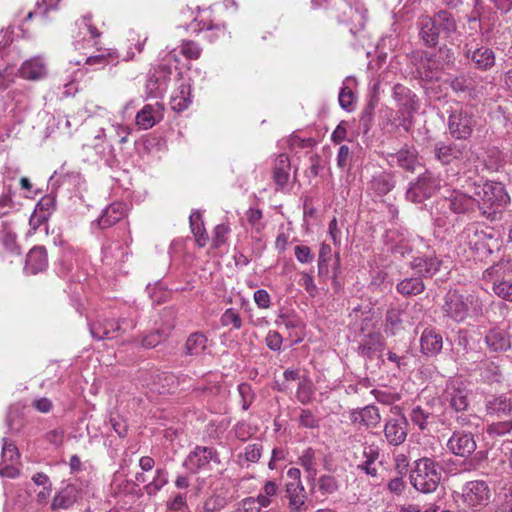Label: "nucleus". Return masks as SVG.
Listing matches in <instances>:
<instances>
[{
    "mask_svg": "<svg viewBox=\"0 0 512 512\" xmlns=\"http://www.w3.org/2000/svg\"><path fill=\"white\" fill-rule=\"evenodd\" d=\"M471 390L466 381L454 378L447 382L442 393V401L446 405L442 423L452 429L456 427H469L476 416L471 412L469 396Z\"/></svg>",
    "mask_w": 512,
    "mask_h": 512,
    "instance_id": "1",
    "label": "nucleus"
},
{
    "mask_svg": "<svg viewBox=\"0 0 512 512\" xmlns=\"http://www.w3.org/2000/svg\"><path fill=\"white\" fill-rule=\"evenodd\" d=\"M475 194L479 197L478 207L482 216L490 221L500 219L503 208L510 200L504 185L495 181L479 186Z\"/></svg>",
    "mask_w": 512,
    "mask_h": 512,
    "instance_id": "2",
    "label": "nucleus"
},
{
    "mask_svg": "<svg viewBox=\"0 0 512 512\" xmlns=\"http://www.w3.org/2000/svg\"><path fill=\"white\" fill-rule=\"evenodd\" d=\"M440 464L433 458L422 457L413 462L410 469V484L418 492L428 494L434 492L440 483Z\"/></svg>",
    "mask_w": 512,
    "mask_h": 512,
    "instance_id": "3",
    "label": "nucleus"
},
{
    "mask_svg": "<svg viewBox=\"0 0 512 512\" xmlns=\"http://www.w3.org/2000/svg\"><path fill=\"white\" fill-rule=\"evenodd\" d=\"M476 125L477 117L468 108L452 109L448 115V132L455 140H468Z\"/></svg>",
    "mask_w": 512,
    "mask_h": 512,
    "instance_id": "4",
    "label": "nucleus"
},
{
    "mask_svg": "<svg viewBox=\"0 0 512 512\" xmlns=\"http://www.w3.org/2000/svg\"><path fill=\"white\" fill-rule=\"evenodd\" d=\"M390 412L392 415L384 420L383 434L390 446L398 447L406 441L409 423L402 407L393 406Z\"/></svg>",
    "mask_w": 512,
    "mask_h": 512,
    "instance_id": "5",
    "label": "nucleus"
},
{
    "mask_svg": "<svg viewBox=\"0 0 512 512\" xmlns=\"http://www.w3.org/2000/svg\"><path fill=\"white\" fill-rule=\"evenodd\" d=\"M392 95L397 103V112L401 115L400 124L405 131H409L413 124L414 113L417 110V97L409 88L401 84H396L393 87Z\"/></svg>",
    "mask_w": 512,
    "mask_h": 512,
    "instance_id": "6",
    "label": "nucleus"
},
{
    "mask_svg": "<svg viewBox=\"0 0 512 512\" xmlns=\"http://www.w3.org/2000/svg\"><path fill=\"white\" fill-rule=\"evenodd\" d=\"M441 179L431 171L426 170L417 180L410 183L406 191V199L413 203H421L434 195L440 188Z\"/></svg>",
    "mask_w": 512,
    "mask_h": 512,
    "instance_id": "7",
    "label": "nucleus"
},
{
    "mask_svg": "<svg viewBox=\"0 0 512 512\" xmlns=\"http://www.w3.org/2000/svg\"><path fill=\"white\" fill-rule=\"evenodd\" d=\"M491 491L488 484L483 480L467 482L462 489V499L465 505L473 511H479L488 505Z\"/></svg>",
    "mask_w": 512,
    "mask_h": 512,
    "instance_id": "8",
    "label": "nucleus"
},
{
    "mask_svg": "<svg viewBox=\"0 0 512 512\" xmlns=\"http://www.w3.org/2000/svg\"><path fill=\"white\" fill-rule=\"evenodd\" d=\"M474 302L477 304L478 299H474L471 295L465 297L457 290H450L445 296L443 309L447 316L457 322H462L468 316V305H473Z\"/></svg>",
    "mask_w": 512,
    "mask_h": 512,
    "instance_id": "9",
    "label": "nucleus"
},
{
    "mask_svg": "<svg viewBox=\"0 0 512 512\" xmlns=\"http://www.w3.org/2000/svg\"><path fill=\"white\" fill-rule=\"evenodd\" d=\"M459 428L456 424L453 425L454 430L447 441V449L455 456L467 458L477 449V442L473 433Z\"/></svg>",
    "mask_w": 512,
    "mask_h": 512,
    "instance_id": "10",
    "label": "nucleus"
},
{
    "mask_svg": "<svg viewBox=\"0 0 512 512\" xmlns=\"http://www.w3.org/2000/svg\"><path fill=\"white\" fill-rule=\"evenodd\" d=\"M463 52L469 64L475 69L488 71L495 65V53L489 47H474L471 43L466 42Z\"/></svg>",
    "mask_w": 512,
    "mask_h": 512,
    "instance_id": "11",
    "label": "nucleus"
},
{
    "mask_svg": "<svg viewBox=\"0 0 512 512\" xmlns=\"http://www.w3.org/2000/svg\"><path fill=\"white\" fill-rule=\"evenodd\" d=\"M213 461L217 464L221 463L218 452L212 447L197 445L184 460V467L193 473L205 469L208 464Z\"/></svg>",
    "mask_w": 512,
    "mask_h": 512,
    "instance_id": "12",
    "label": "nucleus"
},
{
    "mask_svg": "<svg viewBox=\"0 0 512 512\" xmlns=\"http://www.w3.org/2000/svg\"><path fill=\"white\" fill-rule=\"evenodd\" d=\"M275 247L278 253H285L291 249L295 256L310 255V248L299 243L294 236L289 223L286 225H280L278 235L275 240Z\"/></svg>",
    "mask_w": 512,
    "mask_h": 512,
    "instance_id": "13",
    "label": "nucleus"
},
{
    "mask_svg": "<svg viewBox=\"0 0 512 512\" xmlns=\"http://www.w3.org/2000/svg\"><path fill=\"white\" fill-rule=\"evenodd\" d=\"M385 347V339L380 332H369L359 340L357 353L363 358L373 360L377 357L384 362L382 354Z\"/></svg>",
    "mask_w": 512,
    "mask_h": 512,
    "instance_id": "14",
    "label": "nucleus"
},
{
    "mask_svg": "<svg viewBox=\"0 0 512 512\" xmlns=\"http://www.w3.org/2000/svg\"><path fill=\"white\" fill-rule=\"evenodd\" d=\"M467 371H479V376L484 383H498L501 380V370L499 366L492 360L486 358L482 353L471 361L467 367Z\"/></svg>",
    "mask_w": 512,
    "mask_h": 512,
    "instance_id": "15",
    "label": "nucleus"
},
{
    "mask_svg": "<svg viewBox=\"0 0 512 512\" xmlns=\"http://www.w3.org/2000/svg\"><path fill=\"white\" fill-rule=\"evenodd\" d=\"M396 180L389 171H376L367 182V193L373 196H384L394 189Z\"/></svg>",
    "mask_w": 512,
    "mask_h": 512,
    "instance_id": "16",
    "label": "nucleus"
},
{
    "mask_svg": "<svg viewBox=\"0 0 512 512\" xmlns=\"http://www.w3.org/2000/svg\"><path fill=\"white\" fill-rule=\"evenodd\" d=\"M466 146L455 142L438 141L434 144L433 154L437 161L443 165H448L455 160L462 158Z\"/></svg>",
    "mask_w": 512,
    "mask_h": 512,
    "instance_id": "17",
    "label": "nucleus"
},
{
    "mask_svg": "<svg viewBox=\"0 0 512 512\" xmlns=\"http://www.w3.org/2000/svg\"><path fill=\"white\" fill-rule=\"evenodd\" d=\"M471 253L478 256H488L500 249V243L497 238L484 232L476 233L474 238L469 241Z\"/></svg>",
    "mask_w": 512,
    "mask_h": 512,
    "instance_id": "18",
    "label": "nucleus"
},
{
    "mask_svg": "<svg viewBox=\"0 0 512 512\" xmlns=\"http://www.w3.org/2000/svg\"><path fill=\"white\" fill-rule=\"evenodd\" d=\"M164 106L160 102L146 104L136 114V124L141 129H150L163 118Z\"/></svg>",
    "mask_w": 512,
    "mask_h": 512,
    "instance_id": "19",
    "label": "nucleus"
},
{
    "mask_svg": "<svg viewBox=\"0 0 512 512\" xmlns=\"http://www.w3.org/2000/svg\"><path fill=\"white\" fill-rule=\"evenodd\" d=\"M415 66V77L423 82L431 83L440 77L438 63L427 53L420 57Z\"/></svg>",
    "mask_w": 512,
    "mask_h": 512,
    "instance_id": "20",
    "label": "nucleus"
},
{
    "mask_svg": "<svg viewBox=\"0 0 512 512\" xmlns=\"http://www.w3.org/2000/svg\"><path fill=\"white\" fill-rule=\"evenodd\" d=\"M443 347V337L435 328H425L420 337L421 353L428 357L438 355Z\"/></svg>",
    "mask_w": 512,
    "mask_h": 512,
    "instance_id": "21",
    "label": "nucleus"
},
{
    "mask_svg": "<svg viewBox=\"0 0 512 512\" xmlns=\"http://www.w3.org/2000/svg\"><path fill=\"white\" fill-rule=\"evenodd\" d=\"M79 33L75 37L74 45L76 49H84L91 42L96 44L95 39L100 36V32L93 25L91 16H84L78 23Z\"/></svg>",
    "mask_w": 512,
    "mask_h": 512,
    "instance_id": "22",
    "label": "nucleus"
},
{
    "mask_svg": "<svg viewBox=\"0 0 512 512\" xmlns=\"http://www.w3.org/2000/svg\"><path fill=\"white\" fill-rule=\"evenodd\" d=\"M286 498L291 512H303L308 509L306 491L302 483L289 482L286 484Z\"/></svg>",
    "mask_w": 512,
    "mask_h": 512,
    "instance_id": "23",
    "label": "nucleus"
},
{
    "mask_svg": "<svg viewBox=\"0 0 512 512\" xmlns=\"http://www.w3.org/2000/svg\"><path fill=\"white\" fill-rule=\"evenodd\" d=\"M19 75L25 80H41L47 75V66L41 57H32L22 63Z\"/></svg>",
    "mask_w": 512,
    "mask_h": 512,
    "instance_id": "24",
    "label": "nucleus"
},
{
    "mask_svg": "<svg viewBox=\"0 0 512 512\" xmlns=\"http://www.w3.org/2000/svg\"><path fill=\"white\" fill-rule=\"evenodd\" d=\"M380 449L375 444L365 445L363 447L364 461L356 466L357 471L366 474L371 478H378L379 472L375 462L379 459Z\"/></svg>",
    "mask_w": 512,
    "mask_h": 512,
    "instance_id": "25",
    "label": "nucleus"
},
{
    "mask_svg": "<svg viewBox=\"0 0 512 512\" xmlns=\"http://www.w3.org/2000/svg\"><path fill=\"white\" fill-rule=\"evenodd\" d=\"M449 209L455 214H464L474 209L476 200L459 191L453 190L445 197Z\"/></svg>",
    "mask_w": 512,
    "mask_h": 512,
    "instance_id": "26",
    "label": "nucleus"
},
{
    "mask_svg": "<svg viewBox=\"0 0 512 512\" xmlns=\"http://www.w3.org/2000/svg\"><path fill=\"white\" fill-rule=\"evenodd\" d=\"M488 415L512 417V400L506 395H491L485 400Z\"/></svg>",
    "mask_w": 512,
    "mask_h": 512,
    "instance_id": "27",
    "label": "nucleus"
},
{
    "mask_svg": "<svg viewBox=\"0 0 512 512\" xmlns=\"http://www.w3.org/2000/svg\"><path fill=\"white\" fill-rule=\"evenodd\" d=\"M485 343L492 352H504L511 348L510 334L502 329H490L485 335Z\"/></svg>",
    "mask_w": 512,
    "mask_h": 512,
    "instance_id": "28",
    "label": "nucleus"
},
{
    "mask_svg": "<svg viewBox=\"0 0 512 512\" xmlns=\"http://www.w3.org/2000/svg\"><path fill=\"white\" fill-rule=\"evenodd\" d=\"M127 214V207L122 202H115L109 205L98 218V226L101 229H107L120 220Z\"/></svg>",
    "mask_w": 512,
    "mask_h": 512,
    "instance_id": "29",
    "label": "nucleus"
},
{
    "mask_svg": "<svg viewBox=\"0 0 512 512\" xmlns=\"http://www.w3.org/2000/svg\"><path fill=\"white\" fill-rule=\"evenodd\" d=\"M419 35L427 47H435L439 42V37L442 34L430 16H424L419 21Z\"/></svg>",
    "mask_w": 512,
    "mask_h": 512,
    "instance_id": "30",
    "label": "nucleus"
},
{
    "mask_svg": "<svg viewBox=\"0 0 512 512\" xmlns=\"http://www.w3.org/2000/svg\"><path fill=\"white\" fill-rule=\"evenodd\" d=\"M390 157L398 166L409 172H414L421 165L415 148L405 146Z\"/></svg>",
    "mask_w": 512,
    "mask_h": 512,
    "instance_id": "31",
    "label": "nucleus"
},
{
    "mask_svg": "<svg viewBox=\"0 0 512 512\" xmlns=\"http://www.w3.org/2000/svg\"><path fill=\"white\" fill-rule=\"evenodd\" d=\"M79 497V490L75 485H67L62 488L53 498L51 509H69L74 505Z\"/></svg>",
    "mask_w": 512,
    "mask_h": 512,
    "instance_id": "32",
    "label": "nucleus"
},
{
    "mask_svg": "<svg viewBox=\"0 0 512 512\" xmlns=\"http://www.w3.org/2000/svg\"><path fill=\"white\" fill-rule=\"evenodd\" d=\"M191 102V85L187 81H182L171 96V108L176 112H182L190 106Z\"/></svg>",
    "mask_w": 512,
    "mask_h": 512,
    "instance_id": "33",
    "label": "nucleus"
},
{
    "mask_svg": "<svg viewBox=\"0 0 512 512\" xmlns=\"http://www.w3.org/2000/svg\"><path fill=\"white\" fill-rule=\"evenodd\" d=\"M411 267L418 277H432L440 268L439 258H413Z\"/></svg>",
    "mask_w": 512,
    "mask_h": 512,
    "instance_id": "34",
    "label": "nucleus"
},
{
    "mask_svg": "<svg viewBox=\"0 0 512 512\" xmlns=\"http://www.w3.org/2000/svg\"><path fill=\"white\" fill-rule=\"evenodd\" d=\"M508 162V155L497 146H489L485 150L484 165L489 171H499Z\"/></svg>",
    "mask_w": 512,
    "mask_h": 512,
    "instance_id": "35",
    "label": "nucleus"
},
{
    "mask_svg": "<svg viewBox=\"0 0 512 512\" xmlns=\"http://www.w3.org/2000/svg\"><path fill=\"white\" fill-rule=\"evenodd\" d=\"M356 84V78L348 76L344 79L343 85L339 92V105L347 112H351L354 109L355 95L353 92V87L356 86Z\"/></svg>",
    "mask_w": 512,
    "mask_h": 512,
    "instance_id": "36",
    "label": "nucleus"
},
{
    "mask_svg": "<svg viewBox=\"0 0 512 512\" xmlns=\"http://www.w3.org/2000/svg\"><path fill=\"white\" fill-rule=\"evenodd\" d=\"M126 323L125 319L116 321L113 319L103 321L102 333H99L96 326H90V333L97 340L116 338L122 330V325Z\"/></svg>",
    "mask_w": 512,
    "mask_h": 512,
    "instance_id": "37",
    "label": "nucleus"
},
{
    "mask_svg": "<svg viewBox=\"0 0 512 512\" xmlns=\"http://www.w3.org/2000/svg\"><path fill=\"white\" fill-rule=\"evenodd\" d=\"M208 338L202 332L190 334L184 345L186 356H200L207 349Z\"/></svg>",
    "mask_w": 512,
    "mask_h": 512,
    "instance_id": "38",
    "label": "nucleus"
},
{
    "mask_svg": "<svg viewBox=\"0 0 512 512\" xmlns=\"http://www.w3.org/2000/svg\"><path fill=\"white\" fill-rule=\"evenodd\" d=\"M290 178V161L287 155L281 154L275 162L273 179L278 188H284Z\"/></svg>",
    "mask_w": 512,
    "mask_h": 512,
    "instance_id": "39",
    "label": "nucleus"
},
{
    "mask_svg": "<svg viewBox=\"0 0 512 512\" xmlns=\"http://www.w3.org/2000/svg\"><path fill=\"white\" fill-rule=\"evenodd\" d=\"M442 35L447 38L457 31L454 16L447 10H440L432 16Z\"/></svg>",
    "mask_w": 512,
    "mask_h": 512,
    "instance_id": "40",
    "label": "nucleus"
},
{
    "mask_svg": "<svg viewBox=\"0 0 512 512\" xmlns=\"http://www.w3.org/2000/svg\"><path fill=\"white\" fill-rule=\"evenodd\" d=\"M190 228L195 237V241L200 247H204L208 241L202 216L198 211L192 212L190 217Z\"/></svg>",
    "mask_w": 512,
    "mask_h": 512,
    "instance_id": "41",
    "label": "nucleus"
},
{
    "mask_svg": "<svg viewBox=\"0 0 512 512\" xmlns=\"http://www.w3.org/2000/svg\"><path fill=\"white\" fill-rule=\"evenodd\" d=\"M380 126L388 133L396 132L402 125L400 124L401 115L394 112L391 108H385L380 111Z\"/></svg>",
    "mask_w": 512,
    "mask_h": 512,
    "instance_id": "42",
    "label": "nucleus"
},
{
    "mask_svg": "<svg viewBox=\"0 0 512 512\" xmlns=\"http://www.w3.org/2000/svg\"><path fill=\"white\" fill-rule=\"evenodd\" d=\"M420 245H424L422 239L415 238L409 240L406 238H400L391 244L388 251L394 255L405 256L406 254L412 253L415 247Z\"/></svg>",
    "mask_w": 512,
    "mask_h": 512,
    "instance_id": "43",
    "label": "nucleus"
},
{
    "mask_svg": "<svg viewBox=\"0 0 512 512\" xmlns=\"http://www.w3.org/2000/svg\"><path fill=\"white\" fill-rule=\"evenodd\" d=\"M402 314L403 312L399 309H389L385 316V333L395 335L400 329H402Z\"/></svg>",
    "mask_w": 512,
    "mask_h": 512,
    "instance_id": "44",
    "label": "nucleus"
},
{
    "mask_svg": "<svg viewBox=\"0 0 512 512\" xmlns=\"http://www.w3.org/2000/svg\"><path fill=\"white\" fill-rule=\"evenodd\" d=\"M423 290L424 284L420 277L404 279L397 285V291L402 295H417Z\"/></svg>",
    "mask_w": 512,
    "mask_h": 512,
    "instance_id": "45",
    "label": "nucleus"
},
{
    "mask_svg": "<svg viewBox=\"0 0 512 512\" xmlns=\"http://www.w3.org/2000/svg\"><path fill=\"white\" fill-rule=\"evenodd\" d=\"M381 414L378 407L374 405H367L362 407L361 425L366 428H375L381 422Z\"/></svg>",
    "mask_w": 512,
    "mask_h": 512,
    "instance_id": "46",
    "label": "nucleus"
},
{
    "mask_svg": "<svg viewBox=\"0 0 512 512\" xmlns=\"http://www.w3.org/2000/svg\"><path fill=\"white\" fill-rule=\"evenodd\" d=\"M344 222L339 223L337 218H332L328 223L326 240L330 241L334 248H340L342 242V228Z\"/></svg>",
    "mask_w": 512,
    "mask_h": 512,
    "instance_id": "47",
    "label": "nucleus"
},
{
    "mask_svg": "<svg viewBox=\"0 0 512 512\" xmlns=\"http://www.w3.org/2000/svg\"><path fill=\"white\" fill-rule=\"evenodd\" d=\"M456 345L464 351L463 360L464 364L468 365L473 359L477 357L480 352H473L470 348V340L466 332L459 331L456 337Z\"/></svg>",
    "mask_w": 512,
    "mask_h": 512,
    "instance_id": "48",
    "label": "nucleus"
},
{
    "mask_svg": "<svg viewBox=\"0 0 512 512\" xmlns=\"http://www.w3.org/2000/svg\"><path fill=\"white\" fill-rule=\"evenodd\" d=\"M512 431V417L506 421L493 422L486 427V433L490 438H499Z\"/></svg>",
    "mask_w": 512,
    "mask_h": 512,
    "instance_id": "49",
    "label": "nucleus"
},
{
    "mask_svg": "<svg viewBox=\"0 0 512 512\" xmlns=\"http://www.w3.org/2000/svg\"><path fill=\"white\" fill-rule=\"evenodd\" d=\"M167 475L166 470L157 469L153 480L144 486L145 492L150 496L156 495L168 483Z\"/></svg>",
    "mask_w": 512,
    "mask_h": 512,
    "instance_id": "50",
    "label": "nucleus"
},
{
    "mask_svg": "<svg viewBox=\"0 0 512 512\" xmlns=\"http://www.w3.org/2000/svg\"><path fill=\"white\" fill-rule=\"evenodd\" d=\"M229 234L230 227L227 224H218L213 230L211 239L212 248L219 249L226 246Z\"/></svg>",
    "mask_w": 512,
    "mask_h": 512,
    "instance_id": "51",
    "label": "nucleus"
},
{
    "mask_svg": "<svg viewBox=\"0 0 512 512\" xmlns=\"http://www.w3.org/2000/svg\"><path fill=\"white\" fill-rule=\"evenodd\" d=\"M432 414L429 411L424 410L422 407L417 406L412 409L410 413V419L421 431L428 428V424Z\"/></svg>",
    "mask_w": 512,
    "mask_h": 512,
    "instance_id": "52",
    "label": "nucleus"
},
{
    "mask_svg": "<svg viewBox=\"0 0 512 512\" xmlns=\"http://www.w3.org/2000/svg\"><path fill=\"white\" fill-rule=\"evenodd\" d=\"M301 466L314 478L317 474L315 450L311 447L305 449L299 458Z\"/></svg>",
    "mask_w": 512,
    "mask_h": 512,
    "instance_id": "53",
    "label": "nucleus"
},
{
    "mask_svg": "<svg viewBox=\"0 0 512 512\" xmlns=\"http://www.w3.org/2000/svg\"><path fill=\"white\" fill-rule=\"evenodd\" d=\"M314 395V390L311 382L308 379H304L299 382L296 390V398L301 404H309Z\"/></svg>",
    "mask_w": 512,
    "mask_h": 512,
    "instance_id": "54",
    "label": "nucleus"
},
{
    "mask_svg": "<svg viewBox=\"0 0 512 512\" xmlns=\"http://www.w3.org/2000/svg\"><path fill=\"white\" fill-rule=\"evenodd\" d=\"M376 103L377 101L375 99H370L361 113L360 125L364 133H367L371 129Z\"/></svg>",
    "mask_w": 512,
    "mask_h": 512,
    "instance_id": "55",
    "label": "nucleus"
},
{
    "mask_svg": "<svg viewBox=\"0 0 512 512\" xmlns=\"http://www.w3.org/2000/svg\"><path fill=\"white\" fill-rule=\"evenodd\" d=\"M299 426L307 429H318L320 418L316 417L310 409H301L299 415Z\"/></svg>",
    "mask_w": 512,
    "mask_h": 512,
    "instance_id": "56",
    "label": "nucleus"
},
{
    "mask_svg": "<svg viewBox=\"0 0 512 512\" xmlns=\"http://www.w3.org/2000/svg\"><path fill=\"white\" fill-rule=\"evenodd\" d=\"M46 258H25L24 272L26 275H36L47 268Z\"/></svg>",
    "mask_w": 512,
    "mask_h": 512,
    "instance_id": "57",
    "label": "nucleus"
},
{
    "mask_svg": "<svg viewBox=\"0 0 512 512\" xmlns=\"http://www.w3.org/2000/svg\"><path fill=\"white\" fill-rule=\"evenodd\" d=\"M319 491L322 494H333L339 489V483L334 476L322 475L318 479Z\"/></svg>",
    "mask_w": 512,
    "mask_h": 512,
    "instance_id": "58",
    "label": "nucleus"
},
{
    "mask_svg": "<svg viewBox=\"0 0 512 512\" xmlns=\"http://www.w3.org/2000/svg\"><path fill=\"white\" fill-rule=\"evenodd\" d=\"M166 89L165 80L160 81L155 75H151L146 83V91L149 97H159Z\"/></svg>",
    "mask_w": 512,
    "mask_h": 512,
    "instance_id": "59",
    "label": "nucleus"
},
{
    "mask_svg": "<svg viewBox=\"0 0 512 512\" xmlns=\"http://www.w3.org/2000/svg\"><path fill=\"white\" fill-rule=\"evenodd\" d=\"M57 177V181H61V183L66 182H77L80 178V173L78 171L70 170L67 167V164L64 163L57 171L54 172V175L51 177V180Z\"/></svg>",
    "mask_w": 512,
    "mask_h": 512,
    "instance_id": "60",
    "label": "nucleus"
},
{
    "mask_svg": "<svg viewBox=\"0 0 512 512\" xmlns=\"http://www.w3.org/2000/svg\"><path fill=\"white\" fill-rule=\"evenodd\" d=\"M492 290L498 297L512 302V282L505 280L495 281Z\"/></svg>",
    "mask_w": 512,
    "mask_h": 512,
    "instance_id": "61",
    "label": "nucleus"
},
{
    "mask_svg": "<svg viewBox=\"0 0 512 512\" xmlns=\"http://www.w3.org/2000/svg\"><path fill=\"white\" fill-rule=\"evenodd\" d=\"M180 52L188 59H198L201 55L202 49L196 42L192 40H185L180 46Z\"/></svg>",
    "mask_w": 512,
    "mask_h": 512,
    "instance_id": "62",
    "label": "nucleus"
},
{
    "mask_svg": "<svg viewBox=\"0 0 512 512\" xmlns=\"http://www.w3.org/2000/svg\"><path fill=\"white\" fill-rule=\"evenodd\" d=\"M168 337V334L163 330H155L147 334L142 339V346L145 348H154Z\"/></svg>",
    "mask_w": 512,
    "mask_h": 512,
    "instance_id": "63",
    "label": "nucleus"
},
{
    "mask_svg": "<svg viewBox=\"0 0 512 512\" xmlns=\"http://www.w3.org/2000/svg\"><path fill=\"white\" fill-rule=\"evenodd\" d=\"M222 326L232 325L233 329H240L242 326V319L239 313L233 308L227 309L221 316Z\"/></svg>",
    "mask_w": 512,
    "mask_h": 512,
    "instance_id": "64",
    "label": "nucleus"
}]
</instances>
